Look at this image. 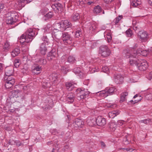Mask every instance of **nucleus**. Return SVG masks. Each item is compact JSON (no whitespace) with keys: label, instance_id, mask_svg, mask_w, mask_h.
<instances>
[{"label":"nucleus","instance_id":"nucleus-36","mask_svg":"<svg viewBox=\"0 0 152 152\" xmlns=\"http://www.w3.org/2000/svg\"><path fill=\"white\" fill-rule=\"evenodd\" d=\"M32 0H18V2L19 4H23L21 5V6H24L25 4H28L31 2Z\"/></svg>","mask_w":152,"mask_h":152},{"label":"nucleus","instance_id":"nucleus-29","mask_svg":"<svg viewBox=\"0 0 152 152\" xmlns=\"http://www.w3.org/2000/svg\"><path fill=\"white\" fill-rule=\"evenodd\" d=\"M16 20L12 17L7 18L6 20V23L8 25H12L15 23Z\"/></svg>","mask_w":152,"mask_h":152},{"label":"nucleus","instance_id":"nucleus-55","mask_svg":"<svg viewBox=\"0 0 152 152\" xmlns=\"http://www.w3.org/2000/svg\"><path fill=\"white\" fill-rule=\"evenodd\" d=\"M139 122L140 123H144L145 124H147L148 122H149L148 120L147 119L141 120V121H140Z\"/></svg>","mask_w":152,"mask_h":152},{"label":"nucleus","instance_id":"nucleus-50","mask_svg":"<svg viewBox=\"0 0 152 152\" xmlns=\"http://www.w3.org/2000/svg\"><path fill=\"white\" fill-rule=\"evenodd\" d=\"M141 54L144 56H146L148 53V52L146 50H143L142 51H141Z\"/></svg>","mask_w":152,"mask_h":152},{"label":"nucleus","instance_id":"nucleus-58","mask_svg":"<svg viewBox=\"0 0 152 152\" xmlns=\"http://www.w3.org/2000/svg\"><path fill=\"white\" fill-rule=\"evenodd\" d=\"M121 149H123V150H125L127 151H133V150L132 149H129V148H120L118 149V150H121Z\"/></svg>","mask_w":152,"mask_h":152},{"label":"nucleus","instance_id":"nucleus-35","mask_svg":"<svg viewBox=\"0 0 152 152\" xmlns=\"http://www.w3.org/2000/svg\"><path fill=\"white\" fill-rule=\"evenodd\" d=\"M73 70L75 74H78L79 75H80L83 74L81 69L79 67H75L74 68Z\"/></svg>","mask_w":152,"mask_h":152},{"label":"nucleus","instance_id":"nucleus-11","mask_svg":"<svg viewBox=\"0 0 152 152\" xmlns=\"http://www.w3.org/2000/svg\"><path fill=\"white\" fill-rule=\"evenodd\" d=\"M148 66V64L145 61H143L141 62L140 61L137 65V68L140 71H144L146 69Z\"/></svg>","mask_w":152,"mask_h":152},{"label":"nucleus","instance_id":"nucleus-57","mask_svg":"<svg viewBox=\"0 0 152 152\" xmlns=\"http://www.w3.org/2000/svg\"><path fill=\"white\" fill-rule=\"evenodd\" d=\"M139 26L138 24L135 25L134 26H133V28L134 30L135 31H136L137 29H139Z\"/></svg>","mask_w":152,"mask_h":152},{"label":"nucleus","instance_id":"nucleus-39","mask_svg":"<svg viewBox=\"0 0 152 152\" xmlns=\"http://www.w3.org/2000/svg\"><path fill=\"white\" fill-rule=\"evenodd\" d=\"M82 35V31L80 28L78 29L75 32V37H76L78 38Z\"/></svg>","mask_w":152,"mask_h":152},{"label":"nucleus","instance_id":"nucleus-59","mask_svg":"<svg viewBox=\"0 0 152 152\" xmlns=\"http://www.w3.org/2000/svg\"><path fill=\"white\" fill-rule=\"evenodd\" d=\"M15 141H16L15 144L16 145L18 146H19L21 145V143L20 142L19 140H15Z\"/></svg>","mask_w":152,"mask_h":152},{"label":"nucleus","instance_id":"nucleus-14","mask_svg":"<svg viewBox=\"0 0 152 152\" xmlns=\"http://www.w3.org/2000/svg\"><path fill=\"white\" fill-rule=\"evenodd\" d=\"M77 84L73 82H68L65 84L66 87L69 91H72L74 88L76 87Z\"/></svg>","mask_w":152,"mask_h":152},{"label":"nucleus","instance_id":"nucleus-12","mask_svg":"<svg viewBox=\"0 0 152 152\" xmlns=\"http://www.w3.org/2000/svg\"><path fill=\"white\" fill-rule=\"evenodd\" d=\"M74 127L76 128H79L82 127L84 125V122L82 120L78 118H76L75 121L73 124Z\"/></svg>","mask_w":152,"mask_h":152},{"label":"nucleus","instance_id":"nucleus-62","mask_svg":"<svg viewBox=\"0 0 152 152\" xmlns=\"http://www.w3.org/2000/svg\"><path fill=\"white\" fill-rule=\"evenodd\" d=\"M89 83V80H85L83 82V84L84 85H88Z\"/></svg>","mask_w":152,"mask_h":152},{"label":"nucleus","instance_id":"nucleus-38","mask_svg":"<svg viewBox=\"0 0 152 152\" xmlns=\"http://www.w3.org/2000/svg\"><path fill=\"white\" fill-rule=\"evenodd\" d=\"M97 27V25L95 23H93L91 24V26L89 28V29L90 31H94Z\"/></svg>","mask_w":152,"mask_h":152},{"label":"nucleus","instance_id":"nucleus-47","mask_svg":"<svg viewBox=\"0 0 152 152\" xmlns=\"http://www.w3.org/2000/svg\"><path fill=\"white\" fill-rule=\"evenodd\" d=\"M42 39L44 42V43L45 42L48 43L49 39L46 35H43L42 38Z\"/></svg>","mask_w":152,"mask_h":152},{"label":"nucleus","instance_id":"nucleus-19","mask_svg":"<svg viewBox=\"0 0 152 152\" xmlns=\"http://www.w3.org/2000/svg\"><path fill=\"white\" fill-rule=\"evenodd\" d=\"M114 77L115 81L117 83L120 84L123 82L124 77L121 74H116Z\"/></svg>","mask_w":152,"mask_h":152},{"label":"nucleus","instance_id":"nucleus-10","mask_svg":"<svg viewBox=\"0 0 152 152\" xmlns=\"http://www.w3.org/2000/svg\"><path fill=\"white\" fill-rule=\"evenodd\" d=\"M63 32L60 31L55 29L52 31V37L53 38H55L57 39H61Z\"/></svg>","mask_w":152,"mask_h":152},{"label":"nucleus","instance_id":"nucleus-64","mask_svg":"<svg viewBox=\"0 0 152 152\" xmlns=\"http://www.w3.org/2000/svg\"><path fill=\"white\" fill-rule=\"evenodd\" d=\"M132 24H133V26H134L135 25L139 24V23H137L136 21H133Z\"/></svg>","mask_w":152,"mask_h":152},{"label":"nucleus","instance_id":"nucleus-51","mask_svg":"<svg viewBox=\"0 0 152 152\" xmlns=\"http://www.w3.org/2000/svg\"><path fill=\"white\" fill-rule=\"evenodd\" d=\"M123 142L125 145H127L129 143V141L126 138L124 139L123 141Z\"/></svg>","mask_w":152,"mask_h":152},{"label":"nucleus","instance_id":"nucleus-6","mask_svg":"<svg viewBox=\"0 0 152 152\" xmlns=\"http://www.w3.org/2000/svg\"><path fill=\"white\" fill-rule=\"evenodd\" d=\"M57 26L59 27V28H62L64 30L66 28H71L72 26V24L68 20H62L61 22L57 23Z\"/></svg>","mask_w":152,"mask_h":152},{"label":"nucleus","instance_id":"nucleus-30","mask_svg":"<svg viewBox=\"0 0 152 152\" xmlns=\"http://www.w3.org/2000/svg\"><path fill=\"white\" fill-rule=\"evenodd\" d=\"M108 127L112 131H114L116 128V125L113 122H110L109 124Z\"/></svg>","mask_w":152,"mask_h":152},{"label":"nucleus","instance_id":"nucleus-42","mask_svg":"<svg viewBox=\"0 0 152 152\" xmlns=\"http://www.w3.org/2000/svg\"><path fill=\"white\" fill-rule=\"evenodd\" d=\"M14 65L16 67H18L20 64V61L19 59H16L14 61Z\"/></svg>","mask_w":152,"mask_h":152},{"label":"nucleus","instance_id":"nucleus-3","mask_svg":"<svg viewBox=\"0 0 152 152\" xmlns=\"http://www.w3.org/2000/svg\"><path fill=\"white\" fill-rule=\"evenodd\" d=\"M116 91V89L114 87H107L104 91L99 92L101 96L106 97L108 95H111Z\"/></svg>","mask_w":152,"mask_h":152},{"label":"nucleus","instance_id":"nucleus-21","mask_svg":"<svg viewBox=\"0 0 152 152\" xmlns=\"http://www.w3.org/2000/svg\"><path fill=\"white\" fill-rule=\"evenodd\" d=\"M58 75L57 74L53 73L51 74L49 76V79L54 83H57L58 80Z\"/></svg>","mask_w":152,"mask_h":152},{"label":"nucleus","instance_id":"nucleus-54","mask_svg":"<svg viewBox=\"0 0 152 152\" xmlns=\"http://www.w3.org/2000/svg\"><path fill=\"white\" fill-rule=\"evenodd\" d=\"M101 144V146L102 148H104L106 147V144L104 142L101 141L100 142Z\"/></svg>","mask_w":152,"mask_h":152},{"label":"nucleus","instance_id":"nucleus-15","mask_svg":"<svg viewBox=\"0 0 152 152\" xmlns=\"http://www.w3.org/2000/svg\"><path fill=\"white\" fill-rule=\"evenodd\" d=\"M56 54L55 50V49H52L48 54L47 59L49 61L55 59Z\"/></svg>","mask_w":152,"mask_h":152},{"label":"nucleus","instance_id":"nucleus-53","mask_svg":"<svg viewBox=\"0 0 152 152\" xmlns=\"http://www.w3.org/2000/svg\"><path fill=\"white\" fill-rule=\"evenodd\" d=\"M107 39H108V42L110 41L112 39V37L111 36V34L109 33L108 34H107Z\"/></svg>","mask_w":152,"mask_h":152},{"label":"nucleus","instance_id":"nucleus-5","mask_svg":"<svg viewBox=\"0 0 152 152\" xmlns=\"http://www.w3.org/2000/svg\"><path fill=\"white\" fill-rule=\"evenodd\" d=\"M139 40L142 42L147 41L148 38V33L145 31H141L139 32L138 35Z\"/></svg>","mask_w":152,"mask_h":152},{"label":"nucleus","instance_id":"nucleus-28","mask_svg":"<svg viewBox=\"0 0 152 152\" xmlns=\"http://www.w3.org/2000/svg\"><path fill=\"white\" fill-rule=\"evenodd\" d=\"M52 27L51 24H48L43 28L45 33H50L52 30Z\"/></svg>","mask_w":152,"mask_h":152},{"label":"nucleus","instance_id":"nucleus-34","mask_svg":"<svg viewBox=\"0 0 152 152\" xmlns=\"http://www.w3.org/2000/svg\"><path fill=\"white\" fill-rule=\"evenodd\" d=\"M141 4V1L139 0H134L132 2H131V5L134 7H135L138 6Z\"/></svg>","mask_w":152,"mask_h":152},{"label":"nucleus","instance_id":"nucleus-17","mask_svg":"<svg viewBox=\"0 0 152 152\" xmlns=\"http://www.w3.org/2000/svg\"><path fill=\"white\" fill-rule=\"evenodd\" d=\"M42 70L41 67L37 65L33 66L32 68V73L37 75L39 74Z\"/></svg>","mask_w":152,"mask_h":152},{"label":"nucleus","instance_id":"nucleus-9","mask_svg":"<svg viewBox=\"0 0 152 152\" xmlns=\"http://www.w3.org/2000/svg\"><path fill=\"white\" fill-rule=\"evenodd\" d=\"M21 93V92L18 89H17L12 91L10 92L9 94L12 97H15L16 98H17L19 97L20 96L21 99H24L25 98L23 95H21V96H20Z\"/></svg>","mask_w":152,"mask_h":152},{"label":"nucleus","instance_id":"nucleus-31","mask_svg":"<svg viewBox=\"0 0 152 152\" xmlns=\"http://www.w3.org/2000/svg\"><path fill=\"white\" fill-rule=\"evenodd\" d=\"M72 20L75 21L78 20L80 18L79 14L77 13H74L72 15L71 17Z\"/></svg>","mask_w":152,"mask_h":152},{"label":"nucleus","instance_id":"nucleus-4","mask_svg":"<svg viewBox=\"0 0 152 152\" xmlns=\"http://www.w3.org/2000/svg\"><path fill=\"white\" fill-rule=\"evenodd\" d=\"M99 53L103 57L109 56L110 54V51L106 45H102L99 48Z\"/></svg>","mask_w":152,"mask_h":152},{"label":"nucleus","instance_id":"nucleus-26","mask_svg":"<svg viewBox=\"0 0 152 152\" xmlns=\"http://www.w3.org/2000/svg\"><path fill=\"white\" fill-rule=\"evenodd\" d=\"M75 94L72 93H69L67 95V100L68 102L72 103L74 101Z\"/></svg>","mask_w":152,"mask_h":152},{"label":"nucleus","instance_id":"nucleus-41","mask_svg":"<svg viewBox=\"0 0 152 152\" xmlns=\"http://www.w3.org/2000/svg\"><path fill=\"white\" fill-rule=\"evenodd\" d=\"M126 36L128 37H132L133 34L132 30L130 29H128L126 31Z\"/></svg>","mask_w":152,"mask_h":152},{"label":"nucleus","instance_id":"nucleus-43","mask_svg":"<svg viewBox=\"0 0 152 152\" xmlns=\"http://www.w3.org/2000/svg\"><path fill=\"white\" fill-rule=\"evenodd\" d=\"M56 7L57 10L58 11H61L62 8V5L59 3H57L56 4Z\"/></svg>","mask_w":152,"mask_h":152},{"label":"nucleus","instance_id":"nucleus-18","mask_svg":"<svg viewBox=\"0 0 152 152\" xmlns=\"http://www.w3.org/2000/svg\"><path fill=\"white\" fill-rule=\"evenodd\" d=\"M13 69L12 67H6L5 69V72L7 77H11V76L13 73Z\"/></svg>","mask_w":152,"mask_h":152},{"label":"nucleus","instance_id":"nucleus-7","mask_svg":"<svg viewBox=\"0 0 152 152\" xmlns=\"http://www.w3.org/2000/svg\"><path fill=\"white\" fill-rule=\"evenodd\" d=\"M61 38L65 45L70 44L72 43V38L67 32H63Z\"/></svg>","mask_w":152,"mask_h":152},{"label":"nucleus","instance_id":"nucleus-2","mask_svg":"<svg viewBox=\"0 0 152 152\" xmlns=\"http://www.w3.org/2000/svg\"><path fill=\"white\" fill-rule=\"evenodd\" d=\"M76 92L77 94H79L80 96H78L77 99L78 100H81L82 99H85L88 97L90 94L89 91L83 88H79L76 90Z\"/></svg>","mask_w":152,"mask_h":152},{"label":"nucleus","instance_id":"nucleus-27","mask_svg":"<svg viewBox=\"0 0 152 152\" xmlns=\"http://www.w3.org/2000/svg\"><path fill=\"white\" fill-rule=\"evenodd\" d=\"M119 112L118 110L113 111L110 112L108 113V116L110 118H114L115 117L119 114Z\"/></svg>","mask_w":152,"mask_h":152},{"label":"nucleus","instance_id":"nucleus-49","mask_svg":"<svg viewBox=\"0 0 152 152\" xmlns=\"http://www.w3.org/2000/svg\"><path fill=\"white\" fill-rule=\"evenodd\" d=\"M109 70V69L107 66H104L102 67V71L104 72H107Z\"/></svg>","mask_w":152,"mask_h":152},{"label":"nucleus","instance_id":"nucleus-60","mask_svg":"<svg viewBox=\"0 0 152 152\" xmlns=\"http://www.w3.org/2000/svg\"><path fill=\"white\" fill-rule=\"evenodd\" d=\"M5 7L4 4H0V11L1 12L4 8Z\"/></svg>","mask_w":152,"mask_h":152},{"label":"nucleus","instance_id":"nucleus-52","mask_svg":"<svg viewBox=\"0 0 152 152\" xmlns=\"http://www.w3.org/2000/svg\"><path fill=\"white\" fill-rule=\"evenodd\" d=\"M16 141L13 140H10L9 141V144L13 145L15 144Z\"/></svg>","mask_w":152,"mask_h":152},{"label":"nucleus","instance_id":"nucleus-24","mask_svg":"<svg viewBox=\"0 0 152 152\" xmlns=\"http://www.w3.org/2000/svg\"><path fill=\"white\" fill-rule=\"evenodd\" d=\"M128 95V92L127 91L121 93L120 96L121 98L120 100V102L121 103H122L123 102L125 101L126 99V97Z\"/></svg>","mask_w":152,"mask_h":152},{"label":"nucleus","instance_id":"nucleus-1","mask_svg":"<svg viewBox=\"0 0 152 152\" xmlns=\"http://www.w3.org/2000/svg\"><path fill=\"white\" fill-rule=\"evenodd\" d=\"M35 30L33 29H28L26 32L20 37V42L23 43L24 42L28 43L32 41L35 36L37 35L35 34Z\"/></svg>","mask_w":152,"mask_h":152},{"label":"nucleus","instance_id":"nucleus-44","mask_svg":"<svg viewBox=\"0 0 152 152\" xmlns=\"http://www.w3.org/2000/svg\"><path fill=\"white\" fill-rule=\"evenodd\" d=\"M39 63L42 65H45L46 64L47 61L46 59L43 58H42L40 59H39Z\"/></svg>","mask_w":152,"mask_h":152},{"label":"nucleus","instance_id":"nucleus-61","mask_svg":"<svg viewBox=\"0 0 152 152\" xmlns=\"http://www.w3.org/2000/svg\"><path fill=\"white\" fill-rule=\"evenodd\" d=\"M77 3H79V4H84L83 0H77Z\"/></svg>","mask_w":152,"mask_h":152},{"label":"nucleus","instance_id":"nucleus-8","mask_svg":"<svg viewBox=\"0 0 152 152\" xmlns=\"http://www.w3.org/2000/svg\"><path fill=\"white\" fill-rule=\"evenodd\" d=\"M4 78L6 80L5 84V87L6 88H9L12 86L15 83V79L12 77H5Z\"/></svg>","mask_w":152,"mask_h":152},{"label":"nucleus","instance_id":"nucleus-48","mask_svg":"<svg viewBox=\"0 0 152 152\" xmlns=\"http://www.w3.org/2000/svg\"><path fill=\"white\" fill-rule=\"evenodd\" d=\"M28 70V68L27 67H23L21 70V72L23 74H26Z\"/></svg>","mask_w":152,"mask_h":152},{"label":"nucleus","instance_id":"nucleus-56","mask_svg":"<svg viewBox=\"0 0 152 152\" xmlns=\"http://www.w3.org/2000/svg\"><path fill=\"white\" fill-rule=\"evenodd\" d=\"M66 68H65L64 66H62L61 68V70L62 71V72L64 74L66 73Z\"/></svg>","mask_w":152,"mask_h":152},{"label":"nucleus","instance_id":"nucleus-32","mask_svg":"<svg viewBox=\"0 0 152 152\" xmlns=\"http://www.w3.org/2000/svg\"><path fill=\"white\" fill-rule=\"evenodd\" d=\"M20 53L19 49L18 48H16L12 50L11 55L12 57H14L17 56Z\"/></svg>","mask_w":152,"mask_h":152},{"label":"nucleus","instance_id":"nucleus-13","mask_svg":"<svg viewBox=\"0 0 152 152\" xmlns=\"http://www.w3.org/2000/svg\"><path fill=\"white\" fill-rule=\"evenodd\" d=\"M96 123L98 125L103 126L106 124V119L101 116H98L96 119Z\"/></svg>","mask_w":152,"mask_h":152},{"label":"nucleus","instance_id":"nucleus-45","mask_svg":"<svg viewBox=\"0 0 152 152\" xmlns=\"http://www.w3.org/2000/svg\"><path fill=\"white\" fill-rule=\"evenodd\" d=\"M122 16H119L118 17H116L114 20L115 21V24H117L120 21V20L121 19Z\"/></svg>","mask_w":152,"mask_h":152},{"label":"nucleus","instance_id":"nucleus-33","mask_svg":"<svg viewBox=\"0 0 152 152\" xmlns=\"http://www.w3.org/2000/svg\"><path fill=\"white\" fill-rule=\"evenodd\" d=\"M102 11V9L99 5H97L95 7L94 12V14H98Z\"/></svg>","mask_w":152,"mask_h":152},{"label":"nucleus","instance_id":"nucleus-37","mask_svg":"<svg viewBox=\"0 0 152 152\" xmlns=\"http://www.w3.org/2000/svg\"><path fill=\"white\" fill-rule=\"evenodd\" d=\"M140 99H137L134 100H131L128 103V104L129 105H131L132 104H134L136 103H137L140 101L141 99H142V97L141 96H139Z\"/></svg>","mask_w":152,"mask_h":152},{"label":"nucleus","instance_id":"nucleus-23","mask_svg":"<svg viewBox=\"0 0 152 152\" xmlns=\"http://www.w3.org/2000/svg\"><path fill=\"white\" fill-rule=\"evenodd\" d=\"M139 61H140L138 59L133 57V58H130L129 62L130 65H135L137 67V65Z\"/></svg>","mask_w":152,"mask_h":152},{"label":"nucleus","instance_id":"nucleus-46","mask_svg":"<svg viewBox=\"0 0 152 152\" xmlns=\"http://www.w3.org/2000/svg\"><path fill=\"white\" fill-rule=\"evenodd\" d=\"M53 15V14L52 12H49L45 15V17L48 18H51Z\"/></svg>","mask_w":152,"mask_h":152},{"label":"nucleus","instance_id":"nucleus-40","mask_svg":"<svg viewBox=\"0 0 152 152\" xmlns=\"http://www.w3.org/2000/svg\"><path fill=\"white\" fill-rule=\"evenodd\" d=\"M67 61L71 63H73L75 61V59L74 57L70 56L68 57Z\"/></svg>","mask_w":152,"mask_h":152},{"label":"nucleus","instance_id":"nucleus-25","mask_svg":"<svg viewBox=\"0 0 152 152\" xmlns=\"http://www.w3.org/2000/svg\"><path fill=\"white\" fill-rule=\"evenodd\" d=\"M11 46L9 42L6 41L3 45L2 50L3 51L7 52L9 50Z\"/></svg>","mask_w":152,"mask_h":152},{"label":"nucleus","instance_id":"nucleus-22","mask_svg":"<svg viewBox=\"0 0 152 152\" xmlns=\"http://www.w3.org/2000/svg\"><path fill=\"white\" fill-rule=\"evenodd\" d=\"M144 96L145 98L148 100L152 99V91L148 90L144 92Z\"/></svg>","mask_w":152,"mask_h":152},{"label":"nucleus","instance_id":"nucleus-63","mask_svg":"<svg viewBox=\"0 0 152 152\" xmlns=\"http://www.w3.org/2000/svg\"><path fill=\"white\" fill-rule=\"evenodd\" d=\"M52 7L55 11H57V9H56V4L52 5Z\"/></svg>","mask_w":152,"mask_h":152},{"label":"nucleus","instance_id":"nucleus-20","mask_svg":"<svg viewBox=\"0 0 152 152\" xmlns=\"http://www.w3.org/2000/svg\"><path fill=\"white\" fill-rule=\"evenodd\" d=\"M39 50L41 54L42 55H44L46 54L47 49L45 43H43L41 44Z\"/></svg>","mask_w":152,"mask_h":152},{"label":"nucleus","instance_id":"nucleus-16","mask_svg":"<svg viewBox=\"0 0 152 152\" xmlns=\"http://www.w3.org/2000/svg\"><path fill=\"white\" fill-rule=\"evenodd\" d=\"M124 52L125 53L126 56L127 58H132V57H135L136 56V54L133 52V50L132 49L130 50H125Z\"/></svg>","mask_w":152,"mask_h":152}]
</instances>
